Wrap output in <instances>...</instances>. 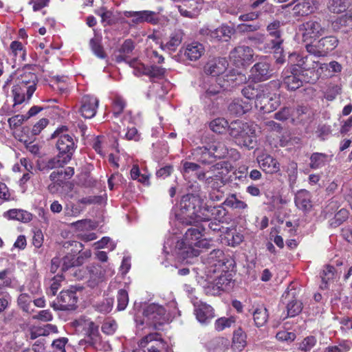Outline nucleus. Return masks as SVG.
Returning a JSON list of instances; mask_svg holds the SVG:
<instances>
[{"label":"nucleus","instance_id":"nucleus-36","mask_svg":"<svg viewBox=\"0 0 352 352\" xmlns=\"http://www.w3.org/2000/svg\"><path fill=\"white\" fill-rule=\"evenodd\" d=\"M320 277L322 279L320 287L322 289L327 288L328 284L336 278L335 268L329 265H325L320 273Z\"/></svg>","mask_w":352,"mask_h":352},{"label":"nucleus","instance_id":"nucleus-11","mask_svg":"<svg viewBox=\"0 0 352 352\" xmlns=\"http://www.w3.org/2000/svg\"><path fill=\"white\" fill-rule=\"evenodd\" d=\"M36 82L28 84H16L13 86L12 92L14 99L13 107L23 102H28L36 91Z\"/></svg>","mask_w":352,"mask_h":352},{"label":"nucleus","instance_id":"nucleus-3","mask_svg":"<svg viewBox=\"0 0 352 352\" xmlns=\"http://www.w3.org/2000/svg\"><path fill=\"white\" fill-rule=\"evenodd\" d=\"M207 280L203 284L204 292L208 295H219L231 287L232 279L229 267L226 265L223 252L213 250L207 258Z\"/></svg>","mask_w":352,"mask_h":352},{"label":"nucleus","instance_id":"nucleus-31","mask_svg":"<svg viewBox=\"0 0 352 352\" xmlns=\"http://www.w3.org/2000/svg\"><path fill=\"white\" fill-rule=\"evenodd\" d=\"M295 204L298 208L305 211L311 208V195L309 192L306 190H299L295 196Z\"/></svg>","mask_w":352,"mask_h":352},{"label":"nucleus","instance_id":"nucleus-63","mask_svg":"<svg viewBox=\"0 0 352 352\" xmlns=\"http://www.w3.org/2000/svg\"><path fill=\"white\" fill-rule=\"evenodd\" d=\"M229 113L231 116L234 117L238 118L237 119L241 118V116L242 115V104L240 101L232 102L228 107Z\"/></svg>","mask_w":352,"mask_h":352},{"label":"nucleus","instance_id":"nucleus-40","mask_svg":"<svg viewBox=\"0 0 352 352\" xmlns=\"http://www.w3.org/2000/svg\"><path fill=\"white\" fill-rule=\"evenodd\" d=\"M236 321V318L231 316L228 318L221 317L214 322V329L217 331H222L226 328L231 327Z\"/></svg>","mask_w":352,"mask_h":352},{"label":"nucleus","instance_id":"nucleus-49","mask_svg":"<svg viewBox=\"0 0 352 352\" xmlns=\"http://www.w3.org/2000/svg\"><path fill=\"white\" fill-rule=\"evenodd\" d=\"M227 346V340L223 338L219 337L213 339L209 343V349L214 352H221L225 350Z\"/></svg>","mask_w":352,"mask_h":352},{"label":"nucleus","instance_id":"nucleus-53","mask_svg":"<svg viewBox=\"0 0 352 352\" xmlns=\"http://www.w3.org/2000/svg\"><path fill=\"white\" fill-rule=\"evenodd\" d=\"M328 8L331 12L340 13L346 9L347 4L344 0H329Z\"/></svg>","mask_w":352,"mask_h":352},{"label":"nucleus","instance_id":"nucleus-45","mask_svg":"<svg viewBox=\"0 0 352 352\" xmlns=\"http://www.w3.org/2000/svg\"><path fill=\"white\" fill-rule=\"evenodd\" d=\"M228 126V121L221 118H216L210 123V129L217 133H222L224 132Z\"/></svg>","mask_w":352,"mask_h":352},{"label":"nucleus","instance_id":"nucleus-38","mask_svg":"<svg viewBox=\"0 0 352 352\" xmlns=\"http://www.w3.org/2000/svg\"><path fill=\"white\" fill-rule=\"evenodd\" d=\"M88 326L87 342L94 347H98L97 345L100 341L98 327L92 322H89Z\"/></svg>","mask_w":352,"mask_h":352},{"label":"nucleus","instance_id":"nucleus-25","mask_svg":"<svg viewBox=\"0 0 352 352\" xmlns=\"http://www.w3.org/2000/svg\"><path fill=\"white\" fill-rule=\"evenodd\" d=\"M267 30L270 35L275 38L272 41L273 48L281 53L283 50L280 46L283 43V40L280 38V22L279 21H273L267 25Z\"/></svg>","mask_w":352,"mask_h":352},{"label":"nucleus","instance_id":"nucleus-13","mask_svg":"<svg viewBox=\"0 0 352 352\" xmlns=\"http://www.w3.org/2000/svg\"><path fill=\"white\" fill-rule=\"evenodd\" d=\"M194 313L201 324H208L215 316L214 310L210 305L201 300L194 302Z\"/></svg>","mask_w":352,"mask_h":352},{"label":"nucleus","instance_id":"nucleus-26","mask_svg":"<svg viewBox=\"0 0 352 352\" xmlns=\"http://www.w3.org/2000/svg\"><path fill=\"white\" fill-rule=\"evenodd\" d=\"M9 55L15 62L21 63L25 60L26 50L22 43L14 41L10 43Z\"/></svg>","mask_w":352,"mask_h":352},{"label":"nucleus","instance_id":"nucleus-59","mask_svg":"<svg viewBox=\"0 0 352 352\" xmlns=\"http://www.w3.org/2000/svg\"><path fill=\"white\" fill-rule=\"evenodd\" d=\"M82 208L75 204H68L64 209V214L67 217H77L82 212Z\"/></svg>","mask_w":352,"mask_h":352},{"label":"nucleus","instance_id":"nucleus-18","mask_svg":"<svg viewBox=\"0 0 352 352\" xmlns=\"http://www.w3.org/2000/svg\"><path fill=\"white\" fill-rule=\"evenodd\" d=\"M228 61L223 58H217L209 60L204 67L206 74L212 77L219 76L226 69Z\"/></svg>","mask_w":352,"mask_h":352},{"label":"nucleus","instance_id":"nucleus-6","mask_svg":"<svg viewBox=\"0 0 352 352\" xmlns=\"http://www.w3.org/2000/svg\"><path fill=\"white\" fill-rule=\"evenodd\" d=\"M212 175L206 176V182L212 188L210 199L212 201H221L223 198V192L221 188L225 185L228 178V169L227 163L220 162L211 167Z\"/></svg>","mask_w":352,"mask_h":352},{"label":"nucleus","instance_id":"nucleus-50","mask_svg":"<svg viewBox=\"0 0 352 352\" xmlns=\"http://www.w3.org/2000/svg\"><path fill=\"white\" fill-rule=\"evenodd\" d=\"M113 113L115 118H117L123 111L126 106L124 100L120 96H116L113 98Z\"/></svg>","mask_w":352,"mask_h":352},{"label":"nucleus","instance_id":"nucleus-22","mask_svg":"<svg viewBox=\"0 0 352 352\" xmlns=\"http://www.w3.org/2000/svg\"><path fill=\"white\" fill-rule=\"evenodd\" d=\"M183 36L184 32L182 30H175L170 33L166 42L162 43V48L168 52H175L182 43Z\"/></svg>","mask_w":352,"mask_h":352},{"label":"nucleus","instance_id":"nucleus-19","mask_svg":"<svg viewBox=\"0 0 352 352\" xmlns=\"http://www.w3.org/2000/svg\"><path fill=\"white\" fill-rule=\"evenodd\" d=\"M302 36L305 39L308 38H317L325 33V29L320 23L316 21H309L302 25Z\"/></svg>","mask_w":352,"mask_h":352},{"label":"nucleus","instance_id":"nucleus-16","mask_svg":"<svg viewBox=\"0 0 352 352\" xmlns=\"http://www.w3.org/2000/svg\"><path fill=\"white\" fill-rule=\"evenodd\" d=\"M98 100L92 96H85L81 100L80 113L81 116L87 119L92 118L96 113L98 107Z\"/></svg>","mask_w":352,"mask_h":352},{"label":"nucleus","instance_id":"nucleus-2","mask_svg":"<svg viewBox=\"0 0 352 352\" xmlns=\"http://www.w3.org/2000/svg\"><path fill=\"white\" fill-rule=\"evenodd\" d=\"M226 214V210L221 206H203V201L199 196L188 194L182 197L176 217L186 223H206L212 220L221 223L223 221Z\"/></svg>","mask_w":352,"mask_h":352},{"label":"nucleus","instance_id":"nucleus-12","mask_svg":"<svg viewBox=\"0 0 352 352\" xmlns=\"http://www.w3.org/2000/svg\"><path fill=\"white\" fill-rule=\"evenodd\" d=\"M180 3L177 6L180 14L184 17L193 19L197 17L202 9V5L206 0H173Z\"/></svg>","mask_w":352,"mask_h":352},{"label":"nucleus","instance_id":"nucleus-47","mask_svg":"<svg viewBox=\"0 0 352 352\" xmlns=\"http://www.w3.org/2000/svg\"><path fill=\"white\" fill-rule=\"evenodd\" d=\"M349 217V211L345 208L340 209L334 217L331 219L330 224L332 227H338L345 221Z\"/></svg>","mask_w":352,"mask_h":352},{"label":"nucleus","instance_id":"nucleus-61","mask_svg":"<svg viewBox=\"0 0 352 352\" xmlns=\"http://www.w3.org/2000/svg\"><path fill=\"white\" fill-rule=\"evenodd\" d=\"M324 68H325L326 69H329V72H331L333 73L340 72H341V69H342V67H341L340 64H339L336 61L330 62L329 64H325V63L321 64L318 62V65L317 68L316 69V72H317V70L319 71V69H323ZM319 74H320L318 73V75Z\"/></svg>","mask_w":352,"mask_h":352},{"label":"nucleus","instance_id":"nucleus-57","mask_svg":"<svg viewBox=\"0 0 352 352\" xmlns=\"http://www.w3.org/2000/svg\"><path fill=\"white\" fill-rule=\"evenodd\" d=\"M113 298H107L96 305L98 311L104 314L109 313L111 311L113 305Z\"/></svg>","mask_w":352,"mask_h":352},{"label":"nucleus","instance_id":"nucleus-21","mask_svg":"<svg viewBox=\"0 0 352 352\" xmlns=\"http://www.w3.org/2000/svg\"><path fill=\"white\" fill-rule=\"evenodd\" d=\"M180 52L183 53L187 59L197 60L204 54V47L201 43L193 41L182 47Z\"/></svg>","mask_w":352,"mask_h":352},{"label":"nucleus","instance_id":"nucleus-7","mask_svg":"<svg viewBox=\"0 0 352 352\" xmlns=\"http://www.w3.org/2000/svg\"><path fill=\"white\" fill-rule=\"evenodd\" d=\"M227 153L224 144L219 141H213L206 146L197 147L193 155L203 164H210L215 158H221Z\"/></svg>","mask_w":352,"mask_h":352},{"label":"nucleus","instance_id":"nucleus-62","mask_svg":"<svg viewBox=\"0 0 352 352\" xmlns=\"http://www.w3.org/2000/svg\"><path fill=\"white\" fill-rule=\"evenodd\" d=\"M241 47H238L233 50L230 54V58L236 67L240 69L242 66V57L241 56Z\"/></svg>","mask_w":352,"mask_h":352},{"label":"nucleus","instance_id":"nucleus-34","mask_svg":"<svg viewBox=\"0 0 352 352\" xmlns=\"http://www.w3.org/2000/svg\"><path fill=\"white\" fill-rule=\"evenodd\" d=\"M218 80V86H212L210 87L205 93V98H210L211 96H214L218 93L220 92L221 88L227 89L228 86H234V79L232 78V76H227V84H221V78H217Z\"/></svg>","mask_w":352,"mask_h":352},{"label":"nucleus","instance_id":"nucleus-44","mask_svg":"<svg viewBox=\"0 0 352 352\" xmlns=\"http://www.w3.org/2000/svg\"><path fill=\"white\" fill-rule=\"evenodd\" d=\"M352 349V342L349 340H343L338 345L329 346L324 352H348Z\"/></svg>","mask_w":352,"mask_h":352},{"label":"nucleus","instance_id":"nucleus-32","mask_svg":"<svg viewBox=\"0 0 352 352\" xmlns=\"http://www.w3.org/2000/svg\"><path fill=\"white\" fill-rule=\"evenodd\" d=\"M199 166L193 162H186L183 165V174L185 177H187L188 174L195 173V175H196L199 179H206V176L212 175L213 173L211 170V168L206 173H199L198 172Z\"/></svg>","mask_w":352,"mask_h":352},{"label":"nucleus","instance_id":"nucleus-46","mask_svg":"<svg viewBox=\"0 0 352 352\" xmlns=\"http://www.w3.org/2000/svg\"><path fill=\"white\" fill-rule=\"evenodd\" d=\"M64 280V278L62 275L54 276L50 281V287L47 290L48 295L54 296L56 294L58 290L61 286L62 282Z\"/></svg>","mask_w":352,"mask_h":352},{"label":"nucleus","instance_id":"nucleus-54","mask_svg":"<svg viewBox=\"0 0 352 352\" xmlns=\"http://www.w3.org/2000/svg\"><path fill=\"white\" fill-rule=\"evenodd\" d=\"M242 329L239 327L233 333L232 348L236 351L241 352L242 351Z\"/></svg>","mask_w":352,"mask_h":352},{"label":"nucleus","instance_id":"nucleus-56","mask_svg":"<svg viewBox=\"0 0 352 352\" xmlns=\"http://www.w3.org/2000/svg\"><path fill=\"white\" fill-rule=\"evenodd\" d=\"M287 315L294 317L302 311V303L296 300H291L287 306Z\"/></svg>","mask_w":352,"mask_h":352},{"label":"nucleus","instance_id":"nucleus-60","mask_svg":"<svg viewBox=\"0 0 352 352\" xmlns=\"http://www.w3.org/2000/svg\"><path fill=\"white\" fill-rule=\"evenodd\" d=\"M117 327V323L114 320L111 318H107L104 320L102 326V330L104 333L107 335H111L115 333Z\"/></svg>","mask_w":352,"mask_h":352},{"label":"nucleus","instance_id":"nucleus-9","mask_svg":"<svg viewBox=\"0 0 352 352\" xmlns=\"http://www.w3.org/2000/svg\"><path fill=\"white\" fill-rule=\"evenodd\" d=\"M65 127L58 129L54 132L52 138H57L56 146L58 153L71 160L77 148V140L73 135L65 133Z\"/></svg>","mask_w":352,"mask_h":352},{"label":"nucleus","instance_id":"nucleus-58","mask_svg":"<svg viewBox=\"0 0 352 352\" xmlns=\"http://www.w3.org/2000/svg\"><path fill=\"white\" fill-rule=\"evenodd\" d=\"M31 302L32 298L27 294H20L17 300L19 306L25 312L30 311Z\"/></svg>","mask_w":352,"mask_h":352},{"label":"nucleus","instance_id":"nucleus-42","mask_svg":"<svg viewBox=\"0 0 352 352\" xmlns=\"http://www.w3.org/2000/svg\"><path fill=\"white\" fill-rule=\"evenodd\" d=\"M101 39L95 36L92 38L89 41V46L93 53L99 58H104L106 57L105 53L104 52L103 48L101 45Z\"/></svg>","mask_w":352,"mask_h":352},{"label":"nucleus","instance_id":"nucleus-8","mask_svg":"<svg viewBox=\"0 0 352 352\" xmlns=\"http://www.w3.org/2000/svg\"><path fill=\"white\" fill-rule=\"evenodd\" d=\"M269 94V88L263 86L261 92L258 91V89H252V94L250 96L256 97L255 107L264 113L273 111L280 105L279 98L276 95L270 96Z\"/></svg>","mask_w":352,"mask_h":352},{"label":"nucleus","instance_id":"nucleus-17","mask_svg":"<svg viewBox=\"0 0 352 352\" xmlns=\"http://www.w3.org/2000/svg\"><path fill=\"white\" fill-rule=\"evenodd\" d=\"M74 174V170L72 167H66L64 170L53 171L50 175V179L52 184L49 185V190L53 191L56 185L61 186L67 180L70 179Z\"/></svg>","mask_w":352,"mask_h":352},{"label":"nucleus","instance_id":"nucleus-5","mask_svg":"<svg viewBox=\"0 0 352 352\" xmlns=\"http://www.w3.org/2000/svg\"><path fill=\"white\" fill-rule=\"evenodd\" d=\"M177 311L176 302L170 301L164 307L158 303L152 302L145 305L143 308L142 316L135 315V322L137 326L153 327L160 329L166 323L170 322Z\"/></svg>","mask_w":352,"mask_h":352},{"label":"nucleus","instance_id":"nucleus-23","mask_svg":"<svg viewBox=\"0 0 352 352\" xmlns=\"http://www.w3.org/2000/svg\"><path fill=\"white\" fill-rule=\"evenodd\" d=\"M261 168L267 173L273 174L280 170V164L276 159L267 154H263L258 157Z\"/></svg>","mask_w":352,"mask_h":352},{"label":"nucleus","instance_id":"nucleus-30","mask_svg":"<svg viewBox=\"0 0 352 352\" xmlns=\"http://www.w3.org/2000/svg\"><path fill=\"white\" fill-rule=\"evenodd\" d=\"M255 129L256 125H250L248 123L243 124V133L245 131V135L243 134V146L249 148H253L256 146Z\"/></svg>","mask_w":352,"mask_h":352},{"label":"nucleus","instance_id":"nucleus-41","mask_svg":"<svg viewBox=\"0 0 352 352\" xmlns=\"http://www.w3.org/2000/svg\"><path fill=\"white\" fill-rule=\"evenodd\" d=\"M327 162V155L324 153H314L310 157V166L313 169H318L324 166Z\"/></svg>","mask_w":352,"mask_h":352},{"label":"nucleus","instance_id":"nucleus-43","mask_svg":"<svg viewBox=\"0 0 352 352\" xmlns=\"http://www.w3.org/2000/svg\"><path fill=\"white\" fill-rule=\"evenodd\" d=\"M316 343L317 340L314 336H307L298 344V349L301 352H309L316 346Z\"/></svg>","mask_w":352,"mask_h":352},{"label":"nucleus","instance_id":"nucleus-29","mask_svg":"<svg viewBox=\"0 0 352 352\" xmlns=\"http://www.w3.org/2000/svg\"><path fill=\"white\" fill-rule=\"evenodd\" d=\"M333 28L336 31L346 33L352 30V16L344 14L338 17L332 23Z\"/></svg>","mask_w":352,"mask_h":352},{"label":"nucleus","instance_id":"nucleus-48","mask_svg":"<svg viewBox=\"0 0 352 352\" xmlns=\"http://www.w3.org/2000/svg\"><path fill=\"white\" fill-rule=\"evenodd\" d=\"M139 15H140L141 23L146 22L152 24H156L158 22V16L155 12L142 10L140 11Z\"/></svg>","mask_w":352,"mask_h":352},{"label":"nucleus","instance_id":"nucleus-10","mask_svg":"<svg viewBox=\"0 0 352 352\" xmlns=\"http://www.w3.org/2000/svg\"><path fill=\"white\" fill-rule=\"evenodd\" d=\"M140 349H146L147 352H167L168 346L157 333H149L138 342ZM143 352H146L145 350Z\"/></svg>","mask_w":352,"mask_h":352},{"label":"nucleus","instance_id":"nucleus-37","mask_svg":"<svg viewBox=\"0 0 352 352\" xmlns=\"http://www.w3.org/2000/svg\"><path fill=\"white\" fill-rule=\"evenodd\" d=\"M69 226L76 231L82 232V233H85L89 230H93L96 228V223L90 219L79 220L70 223Z\"/></svg>","mask_w":352,"mask_h":352},{"label":"nucleus","instance_id":"nucleus-52","mask_svg":"<svg viewBox=\"0 0 352 352\" xmlns=\"http://www.w3.org/2000/svg\"><path fill=\"white\" fill-rule=\"evenodd\" d=\"M93 246L96 250L107 248L109 251H112L116 248V244L107 236L102 237L100 241L94 243Z\"/></svg>","mask_w":352,"mask_h":352},{"label":"nucleus","instance_id":"nucleus-15","mask_svg":"<svg viewBox=\"0 0 352 352\" xmlns=\"http://www.w3.org/2000/svg\"><path fill=\"white\" fill-rule=\"evenodd\" d=\"M70 161L68 157L60 153L47 160H41L37 162V168L40 171L48 172L50 170L63 167Z\"/></svg>","mask_w":352,"mask_h":352},{"label":"nucleus","instance_id":"nucleus-1","mask_svg":"<svg viewBox=\"0 0 352 352\" xmlns=\"http://www.w3.org/2000/svg\"><path fill=\"white\" fill-rule=\"evenodd\" d=\"M175 217H177L175 216ZM176 219L180 223L192 225V227L186 231L182 241L175 234L170 236L165 241L163 254L166 260L162 261V264L165 267L173 265V261L174 259L179 262H183L188 258L197 256L201 252L200 249H209L212 246L208 239L202 238L203 232L205 230L204 223H186L177 218Z\"/></svg>","mask_w":352,"mask_h":352},{"label":"nucleus","instance_id":"nucleus-28","mask_svg":"<svg viewBox=\"0 0 352 352\" xmlns=\"http://www.w3.org/2000/svg\"><path fill=\"white\" fill-rule=\"evenodd\" d=\"M234 32L233 28L223 25L214 30H210V36L211 38L217 41H228L231 38Z\"/></svg>","mask_w":352,"mask_h":352},{"label":"nucleus","instance_id":"nucleus-14","mask_svg":"<svg viewBox=\"0 0 352 352\" xmlns=\"http://www.w3.org/2000/svg\"><path fill=\"white\" fill-rule=\"evenodd\" d=\"M78 297L74 291H62L58 297V303L53 304L52 307L56 310H72L76 307Z\"/></svg>","mask_w":352,"mask_h":352},{"label":"nucleus","instance_id":"nucleus-20","mask_svg":"<svg viewBox=\"0 0 352 352\" xmlns=\"http://www.w3.org/2000/svg\"><path fill=\"white\" fill-rule=\"evenodd\" d=\"M250 76L254 81H263L272 76L270 65L267 62H259L255 64L250 69Z\"/></svg>","mask_w":352,"mask_h":352},{"label":"nucleus","instance_id":"nucleus-39","mask_svg":"<svg viewBox=\"0 0 352 352\" xmlns=\"http://www.w3.org/2000/svg\"><path fill=\"white\" fill-rule=\"evenodd\" d=\"M228 126L230 135L236 140L237 144H240L242 133V122L241 119L232 120Z\"/></svg>","mask_w":352,"mask_h":352},{"label":"nucleus","instance_id":"nucleus-4","mask_svg":"<svg viewBox=\"0 0 352 352\" xmlns=\"http://www.w3.org/2000/svg\"><path fill=\"white\" fill-rule=\"evenodd\" d=\"M289 62L291 67L285 69L282 75L283 83L288 90L294 91L300 88L303 81L312 82L318 79V70L316 72V69L318 61L312 57L293 53L289 56Z\"/></svg>","mask_w":352,"mask_h":352},{"label":"nucleus","instance_id":"nucleus-24","mask_svg":"<svg viewBox=\"0 0 352 352\" xmlns=\"http://www.w3.org/2000/svg\"><path fill=\"white\" fill-rule=\"evenodd\" d=\"M253 316L254 322L257 327L263 326L267 321L268 313L263 305L254 304L251 309H248Z\"/></svg>","mask_w":352,"mask_h":352},{"label":"nucleus","instance_id":"nucleus-27","mask_svg":"<svg viewBox=\"0 0 352 352\" xmlns=\"http://www.w3.org/2000/svg\"><path fill=\"white\" fill-rule=\"evenodd\" d=\"M3 217L12 220H16L23 223L30 222L32 219V214L24 210L11 209L3 214Z\"/></svg>","mask_w":352,"mask_h":352},{"label":"nucleus","instance_id":"nucleus-33","mask_svg":"<svg viewBox=\"0 0 352 352\" xmlns=\"http://www.w3.org/2000/svg\"><path fill=\"white\" fill-rule=\"evenodd\" d=\"M263 87V86L261 85H248L243 89V113L252 109L253 102L256 100V97H250L252 89H258V91L261 92Z\"/></svg>","mask_w":352,"mask_h":352},{"label":"nucleus","instance_id":"nucleus-51","mask_svg":"<svg viewBox=\"0 0 352 352\" xmlns=\"http://www.w3.org/2000/svg\"><path fill=\"white\" fill-rule=\"evenodd\" d=\"M117 309L118 311H123L126 309L129 303L128 292L125 289H120L117 296Z\"/></svg>","mask_w":352,"mask_h":352},{"label":"nucleus","instance_id":"nucleus-35","mask_svg":"<svg viewBox=\"0 0 352 352\" xmlns=\"http://www.w3.org/2000/svg\"><path fill=\"white\" fill-rule=\"evenodd\" d=\"M337 46V40L333 36H326L318 42V47L321 50L320 54L327 55Z\"/></svg>","mask_w":352,"mask_h":352},{"label":"nucleus","instance_id":"nucleus-55","mask_svg":"<svg viewBox=\"0 0 352 352\" xmlns=\"http://www.w3.org/2000/svg\"><path fill=\"white\" fill-rule=\"evenodd\" d=\"M81 256H78L77 258H74L72 255H67L63 258V270H67L69 268L72 267H74L76 265H82V261H80Z\"/></svg>","mask_w":352,"mask_h":352},{"label":"nucleus","instance_id":"nucleus-64","mask_svg":"<svg viewBox=\"0 0 352 352\" xmlns=\"http://www.w3.org/2000/svg\"><path fill=\"white\" fill-rule=\"evenodd\" d=\"M166 69L157 65H152L148 68L146 73L150 76L151 78H161L165 74Z\"/></svg>","mask_w":352,"mask_h":352}]
</instances>
